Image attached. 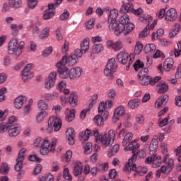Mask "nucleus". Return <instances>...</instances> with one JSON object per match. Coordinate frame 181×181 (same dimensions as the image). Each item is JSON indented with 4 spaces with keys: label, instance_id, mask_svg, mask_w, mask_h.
Segmentation results:
<instances>
[{
    "label": "nucleus",
    "instance_id": "f257e3e1",
    "mask_svg": "<svg viewBox=\"0 0 181 181\" xmlns=\"http://www.w3.org/2000/svg\"><path fill=\"white\" fill-rule=\"evenodd\" d=\"M95 136V141L96 143H100L104 147H109L112 146L115 138V132L112 129L109 131L108 134H100L98 129L90 130L86 129L85 132H81L79 133V139L81 141H87L90 136Z\"/></svg>",
    "mask_w": 181,
    "mask_h": 181
},
{
    "label": "nucleus",
    "instance_id": "f03ea898",
    "mask_svg": "<svg viewBox=\"0 0 181 181\" xmlns=\"http://www.w3.org/2000/svg\"><path fill=\"white\" fill-rule=\"evenodd\" d=\"M83 56V52H81V49H77L75 50L74 54H72L69 57H64L62 60L57 63L56 67L57 69H66V66H74L77 62H78V59Z\"/></svg>",
    "mask_w": 181,
    "mask_h": 181
},
{
    "label": "nucleus",
    "instance_id": "7ed1b4c3",
    "mask_svg": "<svg viewBox=\"0 0 181 181\" xmlns=\"http://www.w3.org/2000/svg\"><path fill=\"white\" fill-rule=\"evenodd\" d=\"M136 154H133L129 159L128 163H126L124 171L127 174H129L132 171H134L138 175L143 176L147 173L148 169L146 167L142 166H139L136 168V165L134 163L136 162Z\"/></svg>",
    "mask_w": 181,
    "mask_h": 181
},
{
    "label": "nucleus",
    "instance_id": "20e7f679",
    "mask_svg": "<svg viewBox=\"0 0 181 181\" xmlns=\"http://www.w3.org/2000/svg\"><path fill=\"white\" fill-rule=\"evenodd\" d=\"M23 49H25V42H18L17 38H12L8 45V54H14L16 57L21 56L23 53Z\"/></svg>",
    "mask_w": 181,
    "mask_h": 181
},
{
    "label": "nucleus",
    "instance_id": "39448f33",
    "mask_svg": "<svg viewBox=\"0 0 181 181\" xmlns=\"http://www.w3.org/2000/svg\"><path fill=\"white\" fill-rule=\"evenodd\" d=\"M163 163H165L160 167V169L156 171V177L160 178L161 173L164 175H168L174 168V160L173 158H170L169 154H165L163 156Z\"/></svg>",
    "mask_w": 181,
    "mask_h": 181
},
{
    "label": "nucleus",
    "instance_id": "423d86ee",
    "mask_svg": "<svg viewBox=\"0 0 181 181\" xmlns=\"http://www.w3.org/2000/svg\"><path fill=\"white\" fill-rule=\"evenodd\" d=\"M57 144V138L54 137L51 141V144L47 140H44L41 147L40 148V153L42 156L49 154V152L54 153L56 151V145Z\"/></svg>",
    "mask_w": 181,
    "mask_h": 181
},
{
    "label": "nucleus",
    "instance_id": "0eeeda50",
    "mask_svg": "<svg viewBox=\"0 0 181 181\" xmlns=\"http://www.w3.org/2000/svg\"><path fill=\"white\" fill-rule=\"evenodd\" d=\"M58 73H59V77L61 78H69V77L73 80L77 77L81 76L83 70L81 69H59Z\"/></svg>",
    "mask_w": 181,
    "mask_h": 181
},
{
    "label": "nucleus",
    "instance_id": "6e6552de",
    "mask_svg": "<svg viewBox=\"0 0 181 181\" xmlns=\"http://www.w3.org/2000/svg\"><path fill=\"white\" fill-rule=\"evenodd\" d=\"M63 122H62V119L58 116H52L49 117L48 120V127L47 132L52 134L53 132V128L54 132H58L62 129V125Z\"/></svg>",
    "mask_w": 181,
    "mask_h": 181
},
{
    "label": "nucleus",
    "instance_id": "1a4fd4ad",
    "mask_svg": "<svg viewBox=\"0 0 181 181\" xmlns=\"http://www.w3.org/2000/svg\"><path fill=\"white\" fill-rule=\"evenodd\" d=\"M119 28L121 30H124V35H129V33L133 30L134 25V24L129 23V17L128 15L124 14L119 18Z\"/></svg>",
    "mask_w": 181,
    "mask_h": 181
},
{
    "label": "nucleus",
    "instance_id": "9d476101",
    "mask_svg": "<svg viewBox=\"0 0 181 181\" xmlns=\"http://www.w3.org/2000/svg\"><path fill=\"white\" fill-rule=\"evenodd\" d=\"M62 4V0H58L57 2L51 3L48 4V9L43 13L44 19L49 20L54 16V10L59 5Z\"/></svg>",
    "mask_w": 181,
    "mask_h": 181
},
{
    "label": "nucleus",
    "instance_id": "9b49d317",
    "mask_svg": "<svg viewBox=\"0 0 181 181\" xmlns=\"http://www.w3.org/2000/svg\"><path fill=\"white\" fill-rule=\"evenodd\" d=\"M25 152L26 148H22L18 153V156L16 159V164L14 168L16 172H20L23 168V160L25 159Z\"/></svg>",
    "mask_w": 181,
    "mask_h": 181
},
{
    "label": "nucleus",
    "instance_id": "f8f14e48",
    "mask_svg": "<svg viewBox=\"0 0 181 181\" xmlns=\"http://www.w3.org/2000/svg\"><path fill=\"white\" fill-rule=\"evenodd\" d=\"M145 163L146 164H152V167L153 168H158L160 166V165L162 164V159H161V156H154L153 155L152 156L148 157L146 160Z\"/></svg>",
    "mask_w": 181,
    "mask_h": 181
},
{
    "label": "nucleus",
    "instance_id": "ddd939ff",
    "mask_svg": "<svg viewBox=\"0 0 181 181\" xmlns=\"http://www.w3.org/2000/svg\"><path fill=\"white\" fill-rule=\"evenodd\" d=\"M56 78H57V73L54 71L50 73L45 83V88L50 90L52 87H54V84H56Z\"/></svg>",
    "mask_w": 181,
    "mask_h": 181
},
{
    "label": "nucleus",
    "instance_id": "4468645a",
    "mask_svg": "<svg viewBox=\"0 0 181 181\" xmlns=\"http://www.w3.org/2000/svg\"><path fill=\"white\" fill-rule=\"evenodd\" d=\"M21 126L19 124H10L8 134L11 137H16L20 134Z\"/></svg>",
    "mask_w": 181,
    "mask_h": 181
},
{
    "label": "nucleus",
    "instance_id": "2eb2a0df",
    "mask_svg": "<svg viewBox=\"0 0 181 181\" xmlns=\"http://www.w3.org/2000/svg\"><path fill=\"white\" fill-rule=\"evenodd\" d=\"M109 23V30L110 31L115 30V35L119 36L121 33H124V30H121L119 28V24L118 25L116 22V20L108 21Z\"/></svg>",
    "mask_w": 181,
    "mask_h": 181
},
{
    "label": "nucleus",
    "instance_id": "dca6fc26",
    "mask_svg": "<svg viewBox=\"0 0 181 181\" xmlns=\"http://www.w3.org/2000/svg\"><path fill=\"white\" fill-rule=\"evenodd\" d=\"M178 17L177 13L174 8H171L165 13V20L167 21L173 22Z\"/></svg>",
    "mask_w": 181,
    "mask_h": 181
},
{
    "label": "nucleus",
    "instance_id": "f3484780",
    "mask_svg": "<svg viewBox=\"0 0 181 181\" xmlns=\"http://www.w3.org/2000/svg\"><path fill=\"white\" fill-rule=\"evenodd\" d=\"M35 74L29 69H24L21 71L22 80L24 83H26L28 80H30V78H33Z\"/></svg>",
    "mask_w": 181,
    "mask_h": 181
},
{
    "label": "nucleus",
    "instance_id": "a211bd4d",
    "mask_svg": "<svg viewBox=\"0 0 181 181\" xmlns=\"http://www.w3.org/2000/svg\"><path fill=\"white\" fill-rule=\"evenodd\" d=\"M107 47H111L115 52H118L119 50H121V49H122L123 44L121 41H117L115 42L113 41H107Z\"/></svg>",
    "mask_w": 181,
    "mask_h": 181
},
{
    "label": "nucleus",
    "instance_id": "6ab92c4d",
    "mask_svg": "<svg viewBox=\"0 0 181 181\" xmlns=\"http://www.w3.org/2000/svg\"><path fill=\"white\" fill-rule=\"evenodd\" d=\"M27 100L28 99L26 98V97H25L23 95H21V96L17 97L14 100L15 107L17 110L22 109V107L23 106V104H25V103H26Z\"/></svg>",
    "mask_w": 181,
    "mask_h": 181
},
{
    "label": "nucleus",
    "instance_id": "aec40b11",
    "mask_svg": "<svg viewBox=\"0 0 181 181\" xmlns=\"http://www.w3.org/2000/svg\"><path fill=\"white\" fill-rule=\"evenodd\" d=\"M156 90L159 94H164L168 90V85L163 81H160L156 85Z\"/></svg>",
    "mask_w": 181,
    "mask_h": 181
},
{
    "label": "nucleus",
    "instance_id": "412c9836",
    "mask_svg": "<svg viewBox=\"0 0 181 181\" xmlns=\"http://www.w3.org/2000/svg\"><path fill=\"white\" fill-rule=\"evenodd\" d=\"M76 136V134L74 133V129L69 128L66 132V137L67 141H69V145L74 144V137Z\"/></svg>",
    "mask_w": 181,
    "mask_h": 181
},
{
    "label": "nucleus",
    "instance_id": "4be33fe9",
    "mask_svg": "<svg viewBox=\"0 0 181 181\" xmlns=\"http://www.w3.org/2000/svg\"><path fill=\"white\" fill-rule=\"evenodd\" d=\"M129 54L124 51L120 52L117 55V60L120 64L124 65L126 63H127Z\"/></svg>",
    "mask_w": 181,
    "mask_h": 181
},
{
    "label": "nucleus",
    "instance_id": "5701e85b",
    "mask_svg": "<svg viewBox=\"0 0 181 181\" xmlns=\"http://www.w3.org/2000/svg\"><path fill=\"white\" fill-rule=\"evenodd\" d=\"M168 95H163L157 99L155 103V107L156 109H158L162 106L165 105L166 103H168Z\"/></svg>",
    "mask_w": 181,
    "mask_h": 181
},
{
    "label": "nucleus",
    "instance_id": "b1692460",
    "mask_svg": "<svg viewBox=\"0 0 181 181\" xmlns=\"http://www.w3.org/2000/svg\"><path fill=\"white\" fill-rule=\"evenodd\" d=\"M124 114V107L123 106H119L116 108L114 116L112 118V122L116 123L119 120V117Z\"/></svg>",
    "mask_w": 181,
    "mask_h": 181
},
{
    "label": "nucleus",
    "instance_id": "393cba45",
    "mask_svg": "<svg viewBox=\"0 0 181 181\" xmlns=\"http://www.w3.org/2000/svg\"><path fill=\"white\" fill-rule=\"evenodd\" d=\"M139 146H140L139 144L136 143V141H132V142H130L128 146L124 147V150L126 151H131L134 155V154H135L134 153L138 150Z\"/></svg>",
    "mask_w": 181,
    "mask_h": 181
},
{
    "label": "nucleus",
    "instance_id": "a878e982",
    "mask_svg": "<svg viewBox=\"0 0 181 181\" xmlns=\"http://www.w3.org/2000/svg\"><path fill=\"white\" fill-rule=\"evenodd\" d=\"M35 67V64H28V61H21L15 66V69H33Z\"/></svg>",
    "mask_w": 181,
    "mask_h": 181
},
{
    "label": "nucleus",
    "instance_id": "bb28decb",
    "mask_svg": "<svg viewBox=\"0 0 181 181\" xmlns=\"http://www.w3.org/2000/svg\"><path fill=\"white\" fill-rule=\"evenodd\" d=\"M90 49V40L88 38H86L81 43V52L82 54H86Z\"/></svg>",
    "mask_w": 181,
    "mask_h": 181
},
{
    "label": "nucleus",
    "instance_id": "cd10ccee",
    "mask_svg": "<svg viewBox=\"0 0 181 181\" xmlns=\"http://www.w3.org/2000/svg\"><path fill=\"white\" fill-rule=\"evenodd\" d=\"M73 173L75 177H78L83 173V164L81 162H76L75 163Z\"/></svg>",
    "mask_w": 181,
    "mask_h": 181
},
{
    "label": "nucleus",
    "instance_id": "c85d7f7f",
    "mask_svg": "<svg viewBox=\"0 0 181 181\" xmlns=\"http://www.w3.org/2000/svg\"><path fill=\"white\" fill-rule=\"evenodd\" d=\"M66 114V119L68 122H71L73 120H74V118L76 117V110L74 109L71 110L69 111V109H67Z\"/></svg>",
    "mask_w": 181,
    "mask_h": 181
},
{
    "label": "nucleus",
    "instance_id": "c756f323",
    "mask_svg": "<svg viewBox=\"0 0 181 181\" xmlns=\"http://www.w3.org/2000/svg\"><path fill=\"white\" fill-rule=\"evenodd\" d=\"M77 100H78L77 93L74 92L71 93L69 99V103L70 104V105L72 106L73 107L77 106Z\"/></svg>",
    "mask_w": 181,
    "mask_h": 181
},
{
    "label": "nucleus",
    "instance_id": "7c9ffc66",
    "mask_svg": "<svg viewBox=\"0 0 181 181\" xmlns=\"http://www.w3.org/2000/svg\"><path fill=\"white\" fill-rule=\"evenodd\" d=\"M58 90L61 91V93H64L65 95L70 93V90L66 88V83L64 81H61L57 84Z\"/></svg>",
    "mask_w": 181,
    "mask_h": 181
},
{
    "label": "nucleus",
    "instance_id": "2f4dec72",
    "mask_svg": "<svg viewBox=\"0 0 181 181\" xmlns=\"http://www.w3.org/2000/svg\"><path fill=\"white\" fill-rule=\"evenodd\" d=\"M139 99H132L129 101L127 106L131 110H135L136 107L139 106Z\"/></svg>",
    "mask_w": 181,
    "mask_h": 181
},
{
    "label": "nucleus",
    "instance_id": "473e14b6",
    "mask_svg": "<svg viewBox=\"0 0 181 181\" xmlns=\"http://www.w3.org/2000/svg\"><path fill=\"white\" fill-rule=\"evenodd\" d=\"M117 65L115 58H110L108 59L105 69H117Z\"/></svg>",
    "mask_w": 181,
    "mask_h": 181
},
{
    "label": "nucleus",
    "instance_id": "72a5a7b5",
    "mask_svg": "<svg viewBox=\"0 0 181 181\" xmlns=\"http://www.w3.org/2000/svg\"><path fill=\"white\" fill-rule=\"evenodd\" d=\"M28 8H26L25 9V13H29V11H30V8H35V7H36V6L37 5V0H28Z\"/></svg>",
    "mask_w": 181,
    "mask_h": 181
},
{
    "label": "nucleus",
    "instance_id": "f704fd0d",
    "mask_svg": "<svg viewBox=\"0 0 181 181\" xmlns=\"http://www.w3.org/2000/svg\"><path fill=\"white\" fill-rule=\"evenodd\" d=\"M8 4L13 8H19L22 6V0H9Z\"/></svg>",
    "mask_w": 181,
    "mask_h": 181
},
{
    "label": "nucleus",
    "instance_id": "c9c22d12",
    "mask_svg": "<svg viewBox=\"0 0 181 181\" xmlns=\"http://www.w3.org/2000/svg\"><path fill=\"white\" fill-rule=\"evenodd\" d=\"M47 117V111H41L36 116V121L37 123H40L45 120V118Z\"/></svg>",
    "mask_w": 181,
    "mask_h": 181
},
{
    "label": "nucleus",
    "instance_id": "e433bc0d",
    "mask_svg": "<svg viewBox=\"0 0 181 181\" xmlns=\"http://www.w3.org/2000/svg\"><path fill=\"white\" fill-rule=\"evenodd\" d=\"M50 33V28L45 27L42 29L41 33L39 35L40 39H45L46 37H49V35Z\"/></svg>",
    "mask_w": 181,
    "mask_h": 181
},
{
    "label": "nucleus",
    "instance_id": "4c0bfd02",
    "mask_svg": "<svg viewBox=\"0 0 181 181\" xmlns=\"http://www.w3.org/2000/svg\"><path fill=\"white\" fill-rule=\"evenodd\" d=\"M59 98V93L57 92H54L52 93H46L44 95V98L47 100V101H52V100H55V98Z\"/></svg>",
    "mask_w": 181,
    "mask_h": 181
},
{
    "label": "nucleus",
    "instance_id": "58836bf2",
    "mask_svg": "<svg viewBox=\"0 0 181 181\" xmlns=\"http://www.w3.org/2000/svg\"><path fill=\"white\" fill-rule=\"evenodd\" d=\"M158 142L151 141L149 146L150 155L153 156L157 151Z\"/></svg>",
    "mask_w": 181,
    "mask_h": 181
},
{
    "label": "nucleus",
    "instance_id": "ea45409f",
    "mask_svg": "<svg viewBox=\"0 0 181 181\" xmlns=\"http://www.w3.org/2000/svg\"><path fill=\"white\" fill-rule=\"evenodd\" d=\"M116 70L115 69H105L104 74L106 77H108L110 80H112L113 74L115 73Z\"/></svg>",
    "mask_w": 181,
    "mask_h": 181
},
{
    "label": "nucleus",
    "instance_id": "a19ab883",
    "mask_svg": "<svg viewBox=\"0 0 181 181\" xmlns=\"http://www.w3.org/2000/svg\"><path fill=\"white\" fill-rule=\"evenodd\" d=\"M103 47L101 44H95L92 47V52L95 54L96 53H100V52H103Z\"/></svg>",
    "mask_w": 181,
    "mask_h": 181
},
{
    "label": "nucleus",
    "instance_id": "79ce46f5",
    "mask_svg": "<svg viewBox=\"0 0 181 181\" xmlns=\"http://www.w3.org/2000/svg\"><path fill=\"white\" fill-rule=\"evenodd\" d=\"M132 137H133L132 133L131 132L127 133L122 143V146H125L128 144V142H129L132 139Z\"/></svg>",
    "mask_w": 181,
    "mask_h": 181
},
{
    "label": "nucleus",
    "instance_id": "37998d69",
    "mask_svg": "<svg viewBox=\"0 0 181 181\" xmlns=\"http://www.w3.org/2000/svg\"><path fill=\"white\" fill-rule=\"evenodd\" d=\"M173 64V59L172 58H167L163 63V69H172Z\"/></svg>",
    "mask_w": 181,
    "mask_h": 181
},
{
    "label": "nucleus",
    "instance_id": "c03bdc74",
    "mask_svg": "<svg viewBox=\"0 0 181 181\" xmlns=\"http://www.w3.org/2000/svg\"><path fill=\"white\" fill-rule=\"evenodd\" d=\"M118 16V11L116 9H112L110 11L108 15V21H116V18Z\"/></svg>",
    "mask_w": 181,
    "mask_h": 181
},
{
    "label": "nucleus",
    "instance_id": "a18cd8bd",
    "mask_svg": "<svg viewBox=\"0 0 181 181\" xmlns=\"http://www.w3.org/2000/svg\"><path fill=\"white\" fill-rule=\"evenodd\" d=\"M98 173H105L108 170V164L107 163L98 164L97 165Z\"/></svg>",
    "mask_w": 181,
    "mask_h": 181
},
{
    "label": "nucleus",
    "instance_id": "49530a36",
    "mask_svg": "<svg viewBox=\"0 0 181 181\" xmlns=\"http://www.w3.org/2000/svg\"><path fill=\"white\" fill-rule=\"evenodd\" d=\"M94 122L98 127H102L104 125V119L100 115H98L95 117Z\"/></svg>",
    "mask_w": 181,
    "mask_h": 181
},
{
    "label": "nucleus",
    "instance_id": "de8ad7c7",
    "mask_svg": "<svg viewBox=\"0 0 181 181\" xmlns=\"http://www.w3.org/2000/svg\"><path fill=\"white\" fill-rule=\"evenodd\" d=\"M148 69H142L141 71H139V74L137 75L138 80H140L141 78H144V77L148 76Z\"/></svg>",
    "mask_w": 181,
    "mask_h": 181
},
{
    "label": "nucleus",
    "instance_id": "09e8293b",
    "mask_svg": "<svg viewBox=\"0 0 181 181\" xmlns=\"http://www.w3.org/2000/svg\"><path fill=\"white\" fill-rule=\"evenodd\" d=\"M156 49V47L154 44H148L146 45L144 50L146 53H153Z\"/></svg>",
    "mask_w": 181,
    "mask_h": 181
},
{
    "label": "nucleus",
    "instance_id": "8fccbe9b",
    "mask_svg": "<svg viewBox=\"0 0 181 181\" xmlns=\"http://www.w3.org/2000/svg\"><path fill=\"white\" fill-rule=\"evenodd\" d=\"M38 108L42 111H46L49 109V107L45 100H40L38 102Z\"/></svg>",
    "mask_w": 181,
    "mask_h": 181
},
{
    "label": "nucleus",
    "instance_id": "3c124183",
    "mask_svg": "<svg viewBox=\"0 0 181 181\" xmlns=\"http://www.w3.org/2000/svg\"><path fill=\"white\" fill-rule=\"evenodd\" d=\"M63 177L66 180H68V181H71L73 180V177L71 176V175H70L69 168H65L64 169Z\"/></svg>",
    "mask_w": 181,
    "mask_h": 181
},
{
    "label": "nucleus",
    "instance_id": "603ef678",
    "mask_svg": "<svg viewBox=\"0 0 181 181\" xmlns=\"http://www.w3.org/2000/svg\"><path fill=\"white\" fill-rule=\"evenodd\" d=\"M10 127V124L8 123L1 122L0 123V133H6Z\"/></svg>",
    "mask_w": 181,
    "mask_h": 181
},
{
    "label": "nucleus",
    "instance_id": "864d4df0",
    "mask_svg": "<svg viewBox=\"0 0 181 181\" xmlns=\"http://www.w3.org/2000/svg\"><path fill=\"white\" fill-rule=\"evenodd\" d=\"M139 82L141 86H148L150 83V76H144L141 79H138Z\"/></svg>",
    "mask_w": 181,
    "mask_h": 181
},
{
    "label": "nucleus",
    "instance_id": "5fc2aeb1",
    "mask_svg": "<svg viewBox=\"0 0 181 181\" xmlns=\"http://www.w3.org/2000/svg\"><path fill=\"white\" fill-rule=\"evenodd\" d=\"M132 4L129 2L127 4H123V6L120 8V11L123 13H126L129 11V8L132 7Z\"/></svg>",
    "mask_w": 181,
    "mask_h": 181
},
{
    "label": "nucleus",
    "instance_id": "6e6d98bb",
    "mask_svg": "<svg viewBox=\"0 0 181 181\" xmlns=\"http://www.w3.org/2000/svg\"><path fill=\"white\" fill-rule=\"evenodd\" d=\"M9 171L8 165L6 163H2L1 166H0V173L7 174Z\"/></svg>",
    "mask_w": 181,
    "mask_h": 181
},
{
    "label": "nucleus",
    "instance_id": "4d7b16f0",
    "mask_svg": "<svg viewBox=\"0 0 181 181\" xmlns=\"http://www.w3.org/2000/svg\"><path fill=\"white\" fill-rule=\"evenodd\" d=\"M54 33H55V35L57 37V40L60 41V40H63V35H62V28L61 27L57 28Z\"/></svg>",
    "mask_w": 181,
    "mask_h": 181
},
{
    "label": "nucleus",
    "instance_id": "13d9d810",
    "mask_svg": "<svg viewBox=\"0 0 181 181\" xmlns=\"http://www.w3.org/2000/svg\"><path fill=\"white\" fill-rule=\"evenodd\" d=\"M11 35L13 36H18V33H19V30H18V25L16 24H11Z\"/></svg>",
    "mask_w": 181,
    "mask_h": 181
},
{
    "label": "nucleus",
    "instance_id": "bf43d9fd",
    "mask_svg": "<svg viewBox=\"0 0 181 181\" xmlns=\"http://www.w3.org/2000/svg\"><path fill=\"white\" fill-rule=\"evenodd\" d=\"M139 21L143 22V23H150L152 21V17L149 15H145L144 16H141L139 18Z\"/></svg>",
    "mask_w": 181,
    "mask_h": 181
},
{
    "label": "nucleus",
    "instance_id": "052dcab7",
    "mask_svg": "<svg viewBox=\"0 0 181 181\" xmlns=\"http://www.w3.org/2000/svg\"><path fill=\"white\" fill-rule=\"evenodd\" d=\"M143 45L141 42H138L136 44L135 48H134V53L135 54H139L141 52H142Z\"/></svg>",
    "mask_w": 181,
    "mask_h": 181
},
{
    "label": "nucleus",
    "instance_id": "680f3d73",
    "mask_svg": "<svg viewBox=\"0 0 181 181\" xmlns=\"http://www.w3.org/2000/svg\"><path fill=\"white\" fill-rule=\"evenodd\" d=\"M92 152V144L87 143L84 146V153L86 155H89Z\"/></svg>",
    "mask_w": 181,
    "mask_h": 181
},
{
    "label": "nucleus",
    "instance_id": "e2e57ef3",
    "mask_svg": "<svg viewBox=\"0 0 181 181\" xmlns=\"http://www.w3.org/2000/svg\"><path fill=\"white\" fill-rule=\"evenodd\" d=\"M119 149V146L118 144H115L113 146V148L109 151V156H114L115 153L118 152Z\"/></svg>",
    "mask_w": 181,
    "mask_h": 181
},
{
    "label": "nucleus",
    "instance_id": "0e129e2a",
    "mask_svg": "<svg viewBox=\"0 0 181 181\" xmlns=\"http://www.w3.org/2000/svg\"><path fill=\"white\" fill-rule=\"evenodd\" d=\"M134 69H143L144 67V64L141 60L138 59L133 64Z\"/></svg>",
    "mask_w": 181,
    "mask_h": 181
},
{
    "label": "nucleus",
    "instance_id": "69168bd1",
    "mask_svg": "<svg viewBox=\"0 0 181 181\" xmlns=\"http://www.w3.org/2000/svg\"><path fill=\"white\" fill-rule=\"evenodd\" d=\"M97 98H98V95L97 94H94L91 96L90 103L88 105L89 109H92L94 104H95V103H96Z\"/></svg>",
    "mask_w": 181,
    "mask_h": 181
},
{
    "label": "nucleus",
    "instance_id": "338daca9",
    "mask_svg": "<svg viewBox=\"0 0 181 181\" xmlns=\"http://www.w3.org/2000/svg\"><path fill=\"white\" fill-rule=\"evenodd\" d=\"M135 120L138 124H142L144 122V116L141 114H138L136 115Z\"/></svg>",
    "mask_w": 181,
    "mask_h": 181
},
{
    "label": "nucleus",
    "instance_id": "774afa93",
    "mask_svg": "<svg viewBox=\"0 0 181 181\" xmlns=\"http://www.w3.org/2000/svg\"><path fill=\"white\" fill-rule=\"evenodd\" d=\"M174 54L175 57H180L181 54V41L177 43V49H175Z\"/></svg>",
    "mask_w": 181,
    "mask_h": 181
}]
</instances>
